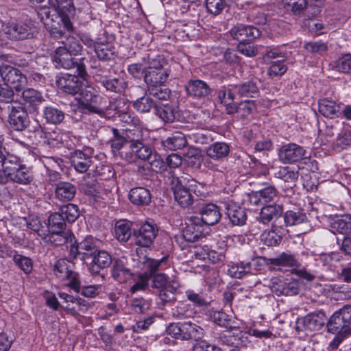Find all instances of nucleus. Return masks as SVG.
Listing matches in <instances>:
<instances>
[{"instance_id": "nucleus-1", "label": "nucleus", "mask_w": 351, "mask_h": 351, "mask_svg": "<svg viewBox=\"0 0 351 351\" xmlns=\"http://www.w3.org/2000/svg\"><path fill=\"white\" fill-rule=\"evenodd\" d=\"M80 41L73 36H69L62 45L57 47L52 56L56 67L65 69H76V72L81 77L86 75V66L82 59L80 62L74 61L73 56H77L82 50Z\"/></svg>"}, {"instance_id": "nucleus-2", "label": "nucleus", "mask_w": 351, "mask_h": 351, "mask_svg": "<svg viewBox=\"0 0 351 351\" xmlns=\"http://www.w3.org/2000/svg\"><path fill=\"white\" fill-rule=\"evenodd\" d=\"M328 330L332 333L346 335L351 332V306L346 305L335 312L327 323Z\"/></svg>"}, {"instance_id": "nucleus-3", "label": "nucleus", "mask_w": 351, "mask_h": 351, "mask_svg": "<svg viewBox=\"0 0 351 351\" xmlns=\"http://www.w3.org/2000/svg\"><path fill=\"white\" fill-rule=\"evenodd\" d=\"M189 175L180 177L172 176L171 189L173 192L176 201L183 208L191 206L193 202V196L189 189L190 182ZM191 182H193L191 180Z\"/></svg>"}, {"instance_id": "nucleus-4", "label": "nucleus", "mask_w": 351, "mask_h": 351, "mask_svg": "<svg viewBox=\"0 0 351 351\" xmlns=\"http://www.w3.org/2000/svg\"><path fill=\"white\" fill-rule=\"evenodd\" d=\"M162 261L163 259H152L146 256L140 258L139 262L143 265L144 269H148L149 272L145 271L138 276L136 282L130 287V292L134 293L138 291L145 290L148 287V282L152 275L159 269Z\"/></svg>"}, {"instance_id": "nucleus-5", "label": "nucleus", "mask_w": 351, "mask_h": 351, "mask_svg": "<svg viewBox=\"0 0 351 351\" xmlns=\"http://www.w3.org/2000/svg\"><path fill=\"white\" fill-rule=\"evenodd\" d=\"M1 32L5 38L12 40L27 39L33 34L29 24L16 21L2 22Z\"/></svg>"}, {"instance_id": "nucleus-6", "label": "nucleus", "mask_w": 351, "mask_h": 351, "mask_svg": "<svg viewBox=\"0 0 351 351\" xmlns=\"http://www.w3.org/2000/svg\"><path fill=\"white\" fill-rule=\"evenodd\" d=\"M129 94L133 101L134 108L138 112H149L156 106L154 99L147 94L145 88L141 86H132L129 89Z\"/></svg>"}, {"instance_id": "nucleus-7", "label": "nucleus", "mask_w": 351, "mask_h": 351, "mask_svg": "<svg viewBox=\"0 0 351 351\" xmlns=\"http://www.w3.org/2000/svg\"><path fill=\"white\" fill-rule=\"evenodd\" d=\"M0 75L5 85L16 91L21 90L27 82L26 77L20 70L8 64L0 66Z\"/></svg>"}, {"instance_id": "nucleus-8", "label": "nucleus", "mask_w": 351, "mask_h": 351, "mask_svg": "<svg viewBox=\"0 0 351 351\" xmlns=\"http://www.w3.org/2000/svg\"><path fill=\"white\" fill-rule=\"evenodd\" d=\"M271 291L277 295L293 296L299 293L300 285L296 280H289L278 277L272 278L269 285Z\"/></svg>"}, {"instance_id": "nucleus-9", "label": "nucleus", "mask_w": 351, "mask_h": 351, "mask_svg": "<svg viewBox=\"0 0 351 351\" xmlns=\"http://www.w3.org/2000/svg\"><path fill=\"white\" fill-rule=\"evenodd\" d=\"M55 275L62 279H67L69 282L66 284L75 292L80 291V282L78 274L69 269V263L65 259L58 260L54 266Z\"/></svg>"}, {"instance_id": "nucleus-10", "label": "nucleus", "mask_w": 351, "mask_h": 351, "mask_svg": "<svg viewBox=\"0 0 351 351\" xmlns=\"http://www.w3.org/2000/svg\"><path fill=\"white\" fill-rule=\"evenodd\" d=\"M142 136V130H134V135H128L130 148L135 157L141 160H149L152 158L154 152L152 148L144 144L140 138Z\"/></svg>"}, {"instance_id": "nucleus-11", "label": "nucleus", "mask_w": 351, "mask_h": 351, "mask_svg": "<svg viewBox=\"0 0 351 351\" xmlns=\"http://www.w3.org/2000/svg\"><path fill=\"white\" fill-rule=\"evenodd\" d=\"M230 152L229 146L224 143H215L210 145L206 149V156L208 159L205 160V165L210 170L215 171H222L217 164H215L211 160H219L226 156Z\"/></svg>"}, {"instance_id": "nucleus-12", "label": "nucleus", "mask_w": 351, "mask_h": 351, "mask_svg": "<svg viewBox=\"0 0 351 351\" xmlns=\"http://www.w3.org/2000/svg\"><path fill=\"white\" fill-rule=\"evenodd\" d=\"M169 73L159 62L150 64L145 71L144 80L149 88L162 86L169 77Z\"/></svg>"}, {"instance_id": "nucleus-13", "label": "nucleus", "mask_w": 351, "mask_h": 351, "mask_svg": "<svg viewBox=\"0 0 351 351\" xmlns=\"http://www.w3.org/2000/svg\"><path fill=\"white\" fill-rule=\"evenodd\" d=\"M326 317L323 312L313 313L298 319L295 329L298 331H315L319 330L325 324Z\"/></svg>"}, {"instance_id": "nucleus-14", "label": "nucleus", "mask_w": 351, "mask_h": 351, "mask_svg": "<svg viewBox=\"0 0 351 351\" xmlns=\"http://www.w3.org/2000/svg\"><path fill=\"white\" fill-rule=\"evenodd\" d=\"M306 150L295 143L282 145L278 150V157L284 164L293 163L304 158Z\"/></svg>"}, {"instance_id": "nucleus-15", "label": "nucleus", "mask_w": 351, "mask_h": 351, "mask_svg": "<svg viewBox=\"0 0 351 351\" xmlns=\"http://www.w3.org/2000/svg\"><path fill=\"white\" fill-rule=\"evenodd\" d=\"M9 123L10 126L15 130H24L29 123L27 111L21 106H9Z\"/></svg>"}, {"instance_id": "nucleus-16", "label": "nucleus", "mask_w": 351, "mask_h": 351, "mask_svg": "<svg viewBox=\"0 0 351 351\" xmlns=\"http://www.w3.org/2000/svg\"><path fill=\"white\" fill-rule=\"evenodd\" d=\"M157 232V229L153 225L149 223H144L134 233L136 244L141 247H149L156 238Z\"/></svg>"}, {"instance_id": "nucleus-17", "label": "nucleus", "mask_w": 351, "mask_h": 351, "mask_svg": "<svg viewBox=\"0 0 351 351\" xmlns=\"http://www.w3.org/2000/svg\"><path fill=\"white\" fill-rule=\"evenodd\" d=\"M2 170L0 171V183L5 184L9 180V176L21 167L20 160L16 156L8 154L0 160Z\"/></svg>"}, {"instance_id": "nucleus-18", "label": "nucleus", "mask_w": 351, "mask_h": 351, "mask_svg": "<svg viewBox=\"0 0 351 351\" xmlns=\"http://www.w3.org/2000/svg\"><path fill=\"white\" fill-rule=\"evenodd\" d=\"M58 87L71 95L78 93L82 88V82L75 75L65 74L57 80Z\"/></svg>"}, {"instance_id": "nucleus-19", "label": "nucleus", "mask_w": 351, "mask_h": 351, "mask_svg": "<svg viewBox=\"0 0 351 351\" xmlns=\"http://www.w3.org/2000/svg\"><path fill=\"white\" fill-rule=\"evenodd\" d=\"M202 234L203 226L200 222V219L196 217L189 219L182 231L183 239L188 242H194Z\"/></svg>"}, {"instance_id": "nucleus-20", "label": "nucleus", "mask_w": 351, "mask_h": 351, "mask_svg": "<svg viewBox=\"0 0 351 351\" xmlns=\"http://www.w3.org/2000/svg\"><path fill=\"white\" fill-rule=\"evenodd\" d=\"M185 90L189 96L196 99L205 98L211 93L209 86L200 80H191L188 82Z\"/></svg>"}, {"instance_id": "nucleus-21", "label": "nucleus", "mask_w": 351, "mask_h": 351, "mask_svg": "<svg viewBox=\"0 0 351 351\" xmlns=\"http://www.w3.org/2000/svg\"><path fill=\"white\" fill-rule=\"evenodd\" d=\"M235 90L234 85H230L228 87H222L218 92V98L221 104L226 107V110L229 114L235 112L234 100L237 95Z\"/></svg>"}, {"instance_id": "nucleus-22", "label": "nucleus", "mask_w": 351, "mask_h": 351, "mask_svg": "<svg viewBox=\"0 0 351 351\" xmlns=\"http://www.w3.org/2000/svg\"><path fill=\"white\" fill-rule=\"evenodd\" d=\"M232 37L243 43L247 40H252L259 35V31L257 28L252 26H245L243 25H237L230 31Z\"/></svg>"}, {"instance_id": "nucleus-23", "label": "nucleus", "mask_w": 351, "mask_h": 351, "mask_svg": "<svg viewBox=\"0 0 351 351\" xmlns=\"http://www.w3.org/2000/svg\"><path fill=\"white\" fill-rule=\"evenodd\" d=\"M80 90L79 97H75V100L78 102L79 107L90 112L102 114L104 111L93 104V102H96L97 96L93 95L90 91L86 89H82Z\"/></svg>"}, {"instance_id": "nucleus-24", "label": "nucleus", "mask_w": 351, "mask_h": 351, "mask_svg": "<svg viewBox=\"0 0 351 351\" xmlns=\"http://www.w3.org/2000/svg\"><path fill=\"white\" fill-rule=\"evenodd\" d=\"M71 163L76 171L83 173L88 171L93 161L88 155L80 150H75L71 154Z\"/></svg>"}, {"instance_id": "nucleus-25", "label": "nucleus", "mask_w": 351, "mask_h": 351, "mask_svg": "<svg viewBox=\"0 0 351 351\" xmlns=\"http://www.w3.org/2000/svg\"><path fill=\"white\" fill-rule=\"evenodd\" d=\"M200 222L212 226L217 223L221 219V215L219 208L213 204H208L204 206L200 212Z\"/></svg>"}, {"instance_id": "nucleus-26", "label": "nucleus", "mask_w": 351, "mask_h": 351, "mask_svg": "<svg viewBox=\"0 0 351 351\" xmlns=\"http://www.w3.org/2000/svg\"><path fill=\"white\" fill-rule=\"evenodd\" d=\"M319 112L326 118L335 119L340 114V106L334 100L323 98L319 101Z\"/></svg>"}, {"instance_id": "nucleus-27", "label": "nucleus", "mask_w": 351, "mask_h": 351, "mask_svg": "<svg viewBox=\"0 0 351 351\" xmlns=\"http://www.w3.org/2000/svg\"><path fill=\"white\" fill-rule=\"evenodd\" d=\"M130 202L137 206L148 205L151 202V193L149 191L144 187H135L129 193Z\"/></svg>"}, {"instance_id": "nucleus-28", "label": "nucleus", "mask_w": 351, "mask_h": 351, "mask_svg": "<svg viewBox=\"0 0 351 351\" xmlns=\"http://www.w3.org/2000/svg\"><path fill=\"white\" fill-rule=\"evenodd\" d=\"M76 193L74 184L68 182L58 183L56 188V197L61 202H69L73 199Z\"/></svg>"}, {"instance_id": "nucleus-29", "label": "nucleus", "mask_w": 351, "mask_h": 351, "mask_svg": "<svg viewBox=\"0 0 351 351\" xmlns=\"http://www.w3.org/2000/svg\"><path fill=\"white\" fill-rule=\"evenodd\" d=\"M162 145L167 149L176 150L182 149L187 145L185 135L180 132H175L169 137L163 140Z\"/></svg>"}, {"instance_id": "nucleus-30", "label": "nucleus", "mask_w": 351, "mask_h": 351, "mask_svg": "<svg viewBox=\"0 0 351 351\" xmlns=\"http://www.w3.org/2000/svg\"><path fill=\"white\" fill-rule=\"evenodd\" d=\"M132 272L125 265L123 261L114 260L112 268V276L115 280L121 283L125 282L132 278Z\"/></svg>"}, {"instance_id": "nucleus-31", "label": "nucleus", "mask_w": 351, "mask_h": 351, "mask_svg": "<svg viewBox=\"0 0 351 351\" xmlns=\"http://www.w3.org/2000/svg\"><path fill=\"white\" fill-rule=\"evenodd\" d=\"M111 263L110 255L106 251H99L93 256L90 269L92 273L98 274L100 269L108 267Z\"/></svg>"}, {"instance_id": "nucleus-32", "label": "nucleus", "mask_w": 351, "mask_h": 351, "mask_svg": "<svg viewBox=\"0 0 351 351\" xmlns=\"http://www.w3.org/2000/svg\"><path fill=\"white\" fill-rule=\"evenodd\" d=\"M282 207L280 205H269L262 208L259 214V221L268 224L274 218H278L282 213Z\"/></svg>"}, {"instance_id": "nucleus-33", "label": "nucleus", "mask_w": 351, "mask_h": 351, "mask_svg": "<svg viewBox=\"0 0 351 351\" xmlns=\"http://www.w3.org/2000/svg\"><path fill=\"white\" fill-rule=\"evenodd\" d=\"M132 223L125 219H121L115 223L114 234L117 239L121 242L127 241L132 235Z\"/></svg>"}, {"instance_id": "nucleus-34", "label": "nucleus", "mask_w": 351, "mask_h": 351, "mask_svg": "<svg viewBox=\"0 0 351 351\" xmlns=\"http://www.w3.org/2000/svg\"><path fill=\"white\" fill-rule=\"evenodd\" d=\"M113 138L110 141L112 150L114 153L119 151L123 146L129 142L128 135H134V130L130 128H125V136L121 135L119 130L116 128L112 129Z\"/></svg>"}, {"instance_id": "nucleus-35", "label": "nucleus", "mask_w": 351, "mask_h": 351, "mask_svg": "<svg viewBox=\"0 0 351 351\" xmlns=\"http://www.w3.org/2000/svg\"><path fill=\"white\" fill-rule=\"evenodd\" d=\"M227 216L233 225H243L247 219L245 210L236 205H228L226 208Z\"/></svg>"}, {"instance_id": "nucleus-36", "label": "nucleus", "mask_w": 351, "mask_h": 351, "mask_svg": "<svg viewBox=\"0 0 351 351\" xmlns=\"http://www.w3.org/2000/svg\"><path fill=\"white\" fill-rule=\"evenodd\" d=\"M268 263L275 266L294 267L298 265V260L293 255L285 252L278 257L269 258Z\"/></svg>"}, {"instance_id": "nucleus-37", "label": "nucleus", "mask_w": 351, "mask_h": 351, "mask_svg": "<svg viewBox=\"0 0 351 351\" xmlns=\"http://www.w3.org/2000/svg\"><path fill=\"white\" fill-rule=\"evenodd\" d=\"M333 232L346 234H351V217L346 215L335 219L331 224Z\"/></svg>"}, {"instance_id": "nucleus-38", "label": "nucleus", "mask_w": 351, "mask_h": 351, "mask_svg": "<svg viewBox=\"0 0 351 351\" xmlns=\"http://www.w3.org/2000/svg\"><path fill=\"white\" fill-rule=\"evenodd\" d=\"M64 217L59 213L51 214L48 219L49 228L51 232H62L65 231L66 224Z\"/></svg>"}, {"instance_id": "nucleus-39", "label": "nucleus", "mask_w": 351, "mask_h": 351, "mask_svg": "<svg viewBox=\"0 0 351 351\" xmlns=\"http://www.w3.org/2000/svg\"><path fill=\"white\" fill-rule=\"evenodd\" d=\"M307 221V216L300 210H289L285 215V222L287 226L299 225Z\"/></svg>"}, {"instance_id": "nucleus-40", "label": "nucleus", "mask_w": 351, "mask_h": 351, "mask_svg": "<svg viewBox=\"0 0 351 351\" xmlns=\"http://www.w3.org/2000/svg\"><path fill=\"white\" fill-rule=\"evenodd\" d=\"M22 99L25 104L32 106L41 104L43 96L40 93L33 88H27L23 91Z\"/></svg>"}, {"instance_id": "nucleus-41", "label": "nucleus", "mask_w": 351, "mask_h": 351, "mask_svg": "<svg viewBox=\"0 0 351 351\" xmlns=\"http://www.w3.org/2000/svg\"><path fill=\"white\" fill-rule=\"evenodd\" d=\"M74 239L73 234L70 231L62 232H51L50 241L55 245H62L68 243H72Z\"/></svg>"}, {"instance_id": "nucleus-42", "label": "nucleus", "mask_w": 351, "mask_h": 351, "mask_svg": "<svg viewBox=\"0 0 351 351\" xmlns=\"http://www.w3.org/2000/svg\"><path fill=\"white\" fill-rule=\"evenodd\" d=\"M10 180L19 184H27L31 182L32 177L26 167L24 165H21L19 169L9 176Z\"/></svg>"}, {"instance_id": "nucleus-43", "label": "nucleus", "mask_w": 351, "mask_h": 351, "mask_svg": "<svg viewBox=\"0 0 351 351\" xmlns=\"http://www.w3.org/2000/svg\"><path fill=\"white\" fill-rule=\"evenodd\" d=\"M44 116L48 122L54 124L60 123L64 119V113L62 111L51 106L45 108Z\"/></svg>"}, {"instance_id": "nucleus-44", "label": "nucleus", "mask_w": 351, "mask_h": 351, "mask_svg": "<svg viewBox=\"0 0 351 351\" xmlns=\"http://www.w3.org/2000/svg\"><path fill=\"white\" fill-rule=\"evenodd\" d=\"M13 261L16 265L24 271L25 274H30L33 269V263L29 257L19 254L14 252Z\"/></svg>"}, {"instance_id": "nucleus-45", "label": "nucleus", "mask_w": 351, "mask_h": 351, "mask_svg": "<svg viewBox=\"0 0 351 351\" xmlns=\"http://www.w3.org/2000/svg\"><path fill=\"white\" fill-rule=\"evenodd\" d=\"M237 95L240 97H250L257 93L258 88L255 83L248 81L240 84H234Z\"/></svg>"}, {"instance_id": "nucleus-46", "label": "nucleus", "mask_w": 351, "mask_h": 351, "mask_svg": "<svg viewBox=\"0 0 351 351\" xmlns=\"http://www.w3.org/2000/svg\"><path fill=\"white\" fill-rule=\"evenodd\" d=\"M277 178L291 184L294 183L298 178V172L293 170L289 167H280L276 173Z\"/></svg>"}, {"instance_id": "nucleus-47", "label": "nucleus", "mask_w": 351, "mask_h": 351, "mask_svg": "<svg viewBox=\"0 0 351 351\" xmlns=\"http://www.w3.org/2000/svg\"><path fill=\"white\" fill-rule=\"evenodd\" d=\"M335 69L342 73H351V54L346 53L338 58L335 63Z\"/></svg>"}, {"instance_id": "nucleus-48", "label": "nucleus", "mask_w": 351, "mask_h": 351, "mask_svg": "<svg viewBox=\"0 0 351 351\" xmlns=\"http://www.w3.org/2000/svg\"><path fill=\"white\" fill-rule=\"evenodd\" d=\"M60 214L64 219L69 222H74L79 216L77 206L73 204H69L60 208Z\"/></svg>"}, {"instance_id": "nucleus-49", "label": "nucleus", "mask_w": 351, "mask_h": 351, "mask_svg": "<svg viewBox=\"0 0 351 351\" xmlns=\"http://www.w3.org/2000/svg\"><path fill=\"white\" fill-rule=\"evenodd\" d=\"M95 51L97 57L102 60H109L114 57V52L108 43H97Z\"/></svg>"}, {"instance_id": "nucleus-50", "label": "nucleus", "mask_w": 351, "mask_h": 351, "mask_svg": "<svg viewBox=\"0 0 351 351\" xmlns=\"http://www.w3.org/2000/svg\"><path fill=\"white\" fill-rule=\"evenodd\" d=\"M304 47L306 51L313 54L322 55L328 50L327 44L321 40L308 42L304 45Z\"/></svg>"}, {"instance_id": "nucleus-51", "label": "nucleus", "mask_w": 351, "mask_h": 351, "mask_svg": "<svg viewBox=\"0 0 351 351\" xmlns=\"http://www.w3.org/2000/svg\"><path fill=\"white\" fill-rule=\"evenodd\" d=\"M156 114L165 122H171L174 119V114L171 106L168 105L158 106L154 107Z\"/></svg>"}, {"instance_id": "nucleus-52", "label": "nucleus", "mask_w": 351, "mask_h": 351, "mask_svg": "<svg viewBox=\"0 0 351 351\" xmlns=\"http://www.w3.org/2000/svg\"><path fill=\"white\" fill-rule=\"evenodd\" d=\"M210 319L216 324L225 328L230 326V319L222 311H212L210 313Z\"/></svg>"}, {"instance_id": "nucleus-53", "label": "nucleus", "mask_w": 351, "mask_h": 351, "mask_svg": "<svg viewBox=\"0 0 351 351\" xmlns=\"http://www.w3.org/2000/svg\"><path fill=\"white\" fill-rule=\"evenodd\" d=\"M226 250V245L222 241L217 250L209 249L207 259L213 263L223 261L225 258Z\"/></svg>"}, {"instance_id": "nucleus-54", "label": "nucleus", "mask_w": 351, "mask_h": 351, "mask_svg": "<svg viewBox=\"0 0 351 351\" xmlns=\"http://www.w3.org/2000/svg\"><path fill=\"white\" fill-rule=\"evenodd\" d=\"M255 108L252 101L247 100L241 102L238 106L235 105V112L241 118L247 117L250 115Z\"/></svg>"}, {"instance_id": "nucleus-55", "label": "nucleus", "mask_w": 351, "mask_h": 351, "mask_svg": "<svg viewBox=\"0 0 351 351\" xmlns=\"http://www.w3.org/2000/svg\"><path fill=\"white\" fill-rule=\"evenodd\" d=\"M261 240L267 246H274L280 243L281 237L275 231L268 230L261 234Z\"/></svg>"}, {"instance_id": "nucleus-56", "label": "nucleus", "mask_w": 351, "mask_h": 351, "mask_svg": "<svg viewBox=\"0 0 351 351\" xmlns=\"http://www.w3.org/2000/svg\"><path fill=\"white\" fill-rule=\"evenodd\" d=\"M130 306L136 313H143L150 308V302L143 298H135L131 300Z\"/></svg>"}, {"instance_id": "nucleus-57", "label": "nucleus", "mask_w": 351, "mask_h": 351, "mask_svg": "<svg viewBox=\"0 0 351 351\" xmlns=\"http://www.w3.org/2000/svg\"><path fill=\"white\" fill-rule=\"evenodd\" d=\"M79 248L81 250L82 254L93 255L97 250V246L92 238H86L79 243Z\"/></svg>"}, {"instance_id": "nucleus-58", "label": "nucleus", "mask_w": 351, "mask_h": 351, "mask_svg": "<svg viewBox=\"0 0 351 351\" xmlns=\"http://www.w3.org/2000/svg\"><path fill=\"white\" fill-rule=\"evenodd\" d=\"M121 120L128 124V128H130L132 130H142L141 128V121L139 119L131 117V115L128 112H123L120 114Z\"/></svg>"}, {"instance_id": "nucleus-59", "label": "nucleus", "mask_w": 351, "mask_h": 351, "mask_svg": "<svg viewBox=\"0 0 351 351\" xmlns=\"http://www.w3.org/2000/svg\"><path fill=\"white\" fill-rule=\"evenodd\" d=\"M225 2L223 0H206V7L210 13L217 15L223 9Z\"/></svg>"}, {"instance_id": "nucleus-60", "label": "nucleus", "mask_w": 351, "mask_h": 351, "mask_svg": "<svg viewBox=\"0 0 351 351\" xmlns=\"http://www.w3.org/2000/svg\"><path fill=\"white\" fill-rule=\"evenodd\" d=\"M188 330L189 340L194 339L197 341V340L202 339L204 335V329L195 324L189 322Z\"/></svg>"}, {"instance_id": "nucleus-61", "label": "nucleus", "mask_w": 351, "mask_h": 351, "mask_svg": "<svg viewBox=\"0 0 351 351\" xmlns=\"http://www.w3.org/2000/svg\"><path fill=\"white\" fill-rule=\"evenodd\" d=\"M150 95L160 100H167L170 95V90L162 86L149 88Z\"/></svg>"}, {"instance_id": "nucleus-62", "label": "nucleus", "mask_w": 351, "mask_h": 351, "mask_svg": "<svg viewBox=\"0 0 351 351\" xmlns=\"http://www.w3.org/2000/svg\"><path fill=\"white\" fill-rule=\"evenodd\" d=\"M287 71V66L282 61L273 62L268 70V75L271 77L280 76Z\"/></svg>"}, {"instance_id": "nucleus-63", "label": "nucleus", "mask_w": 351, "mask_h": 351, "mask_svg": "<svg viewBox=\"0 0 351 351\" xmlns=\"http://www.w3.org/2000/svg\"><path fill=\"white\" fill-rule=\"evenodd\" d=\"M285 3L291 8L294 14H300L307 6L306 0H285Z\"/></svg>"}, {"instance_id": "nucleus-64", "label": "nucleus", "mask_w": 351, "mask_h": 351, "mask_svg": "<svg viewBox=\"0 0 351 351\" xmlns=\"http://www.w3.org/2000/svg\"><path fill=\"white\" fill-rule=\"evenodd\" d=\"M218 348L205 340L199 339L194 343L193 351H217Z\"/></svg>"}]
</instances>
